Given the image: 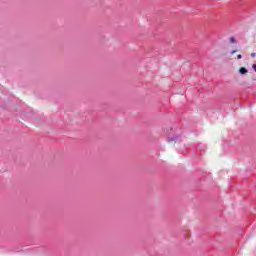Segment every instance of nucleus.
<instances>
[{
	"instance_id": "5",
	"label": "nucleus",
	"mask_w": 256,
	"mask_h": 256,
	"mask_svg": "<svg viewBox=\"0 0 256 256\" xmlns=\"http://www.w3.org/2000/svg\"><path fill=\"white\" fill-rule=\"evenodd\" d=\"M235 53H237V50H233V51L231 52L232 55L235 54Z\"/></svg>"
},
{
	"instance_id": "3",
	"label": "nucleus",
	"mask_w": 256,
	"mask_h": 256,
	"mask_svg": "<svg viewBox=\"0 0 256 256\" xmlns=\"http://www.w3.org/2000/svg\"><path fill=\"white\" fill-rule=\"evenodd\" d=\"M237 59H243V56H242L241 54H239V55L237 56Z\"/></svg>"
},
{
	"instance_id": "4",
	"label": "nucleus",
	"mask_w": 256,
	"mask_h": 256,
	"mask_svg": "<svg viewBox=\"0 0 256 256\" xmlns=\"http://www.w3.org/2000/svg\"><path fill=\"white\" fill-rule=\"evenodd\" d=\"M251 57L255 58L256 57V53H252Z\"/></svg>"
},
{
	"instance_id": "2",
	"label": "nucleus",
	"mask_w": 256,
	"mask_h": 256,
	"mask_svg": "<svg viewBox=\"0 0 256 256\" xmlns=\"http://www.w3.org/2000/svg\"><path fill=\"white\" fill-rule=\"evenodd\" d=\"M231 43H235V38H230Z\"/></svg>"
},
{
	"instance_id": "1",
	"label": "nucleus",
	"mask_w": 256,
	"mask_h": 256,
	"mask_svg": "<svg viewBox=\"0 0 256 256\" xmlns=\"http://www.w3.org/2000/svg\"><path fill=\"white\" fill-rule=\"evenodd\" d=\"M239 73H240V75H247V73H249V71L247 70V68L241 67L239 69Z\"/></svg>"
}]
</instances>
